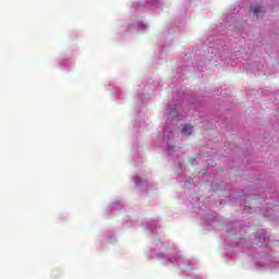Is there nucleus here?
I'll return each instance as SVG.
<instances>
[{"mask_svg":"<svg viewBox=\"0 0 279 279\" xmlns=\"http://www.w3.org/2000/svg\"><path fill=\"white\" fill-rule=\"evenodd\" d=\"M251 12L252 14H255L256 16H258V14H264L265 8L262 5L255 4L251 7ZM252 14H250V16H252Z\"/></svg>","mask_w":279,"mask_h":279,"instance_id":"f257e3e1","label":"nucleus"},{"mask_svg":"<svg viewBox=\"0 0 279 279\" xmlns=\"http://www.w3.org/2000/svg\"><path fill=\"white\" fill-rule=\"evenodd\" d=\"M135 182L138 184L141 182V179L138 177H135Z\"/></svg>","mask_w":279,"mask_h":279,"instance_id":"7ed1b4c3","label":"nucleus"},{"mask_svg":"<svg viewBox=\"0 0 279 279\" xmlns=\"http://www.w3.org/2000/svg\"><path fill=\"white\" fill-rule=\"evenodd\" d=\"M182 134H184L185 136H191V134H193V126L191 124H186L182 129Z\"/></svg>","mask_w":279,"mask_h":279,"instance_id":"f03ea898","label":"nucleus"}]
</instances>
